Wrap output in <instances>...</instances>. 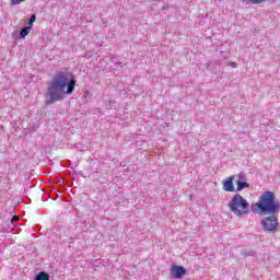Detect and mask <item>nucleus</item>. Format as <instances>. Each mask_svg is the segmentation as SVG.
I'll return each mask as SVG.
<instances>
[{
	"label": "nucleus",
	"mask_w": 280,
	"mask_h": 280,
	"mask_svg": "<svg viewBox=\"0 0 280 280\" xmlns=\"http://www.w3.org/2000/svg\"><path fill=\"white\" fill-rule=\"evenodd\" d=\"M75 91V78L71 72H57L48 86V100L46 106H51L54 102H62L65 95H71Z\"/></svg>",
	"instance_id": "f257e3e1"
},
{
	"label": "nucleus",
	"mask_w": 280,
	"mask_h": 280,
	"mask_svg": "<svg viewBox=\"0 0 280 280\" xmlns=\"http://www.w3.org/2000/svg\"><path fill=\"white\" fill-rule=\"evenodd\" d=\"M258 213H266V215H275L280 211V202L277 200V195L273 191L267 190L262 192L255 205Z\"/></svg>",
	"instance_id": "f03ea898"
},
{
	"label": "nucleus",
	"mask_w": 280,
	"mask_h": 280,
	"mask_svg": "<svg viewBox=\"0 0 280 280\" xmlns=\"http://www.w3.org/2000/svg\"><path fill=\"white\" fill-rule=\"evenodd\" d=\"M228 207L231 213L237 215L238 218H242V215L248 214L250 203L248 202V200L243 198L242 195L236 194L232 197Z\"/></svg>",
	"instance_id": "7ed1b4c3"
},
{
	"label": "nucleus",
	"mask_w": 280,
	"mask_h": 280,
	"mask_svg": "<svg viewBox=\"0 0 280 280\" xmlns=\"http://www.w3.org/2000/svg\"><path fill=\"white\" fill-rule=\"evenodd\" d=\"M261 226L267 233H277V229H279V219L275 215L265 217L261 220Z\"/></svg>",
	"instance_id": "20e7f679"
},
{
	"label": "nucleus",
	"mask_w": 280,
	"mask_h": 280,
	"mask_svg": "<svg viewBox=\"0 0 280 280\" xmlns=\"http://www.w3.org/2000/svg\"><path fill=\"white\" fill-rule=\"evenodd\" d=\"M171 275H173L175 279H183V277L187 275V270L184 269L183 266H173L171 268Z\"/></svg>",
	"instance_id": "39448f33"
},
{
	"label": "nucleus",
	"mask_w": 280,
	"mask_h": 280,
	"mask_svg": "<svg viewBox=\"0 0 280 280\" xmlns=\"http://www.w3.org/2000/svg\"><path fill=\"white\" fill-rule=\"evenodd\" d=\"M234 179H235V176H230L223 182L224 191H230V192L235 191V186L233 185Z\"/></svg>",
	"instance_id": "423d86ee"
},
{
	"label": "nucleus",
	"mask_w": 280,
	"mask_h": 280,
	"mask_svg": "<svg viewBox=\"0 0 280 280\" xmlns=\"http://www.w3.org/2000/svg\"><path fill=\"white\" fill-rule=\"evenodd\" d=\"M250 187V184L242 180L236 182V191H242L243 189H248Z\"/></svg>",
	"instance_id": "0eeeda50"
},
{
	"label": "nucleus",
	"mask_w": 280,
	"mask_h": 280,
	"mask_svg": "<svg viewBox=\"0 0 280 280\" xmlns=\"http://www.w3.org/2000/svg\"><path fill=\"white\" fill-rule=\"evenodd\" d=\"M30 32H32V26H26L22 28V31L20 32L21 38H25V36L30 34Z\"/></svg>",
	"instance_id": "6e6552de"
},
{
	"label": "nucleus",
	"mask_w": 280,
	"mask_h": 280,
	"mask_svg": "<svg viewBox=\"0 0 280 280\" xmlns=\"http://www.w3.org/2000/svg\"><path fill=\"white\" fill-rule=\"evenodd\" d=\"M35 280H49V273L39 272L36 275Z\"/></svg>",
	"instance_id": "1a4fd4ad"
},
{
	"label": "nucleus",
	"mask_w": 280,
	"mask_h": 280,
	"mask_svg": "<svg viewBox=\"0 0 280 280\" xmlns=\"http://www.w3.org/2000/svg\"><path fill=\"white\" fill-rule=\"evenodd\" d=\"M25 0H10L11 5H21Z\"/></svg>",
	"instance_id": "9d476101"
},
{
	"label": "nucleus",
	"mask_w": 280,
	"mask_h": 280,
	"mask_svg": "<svg viewBox=\"0 0 280 280\" xmlns=\"http://www.w3.org/2000/svg\"><path fill=\"white\" fill-rule=\"evenodd\" d=\"M33 23H36V15L31 16L28 25H32Z\"/></svg>",
	"instance_id": "9b49d317"
},
{
	"label": "nucleus",
	"mask_w": 280,
	"mask_h": 280,
	"mask_svg": "<svg viewBox=\"0 0 280 280\" xmlns=\"http://www.w3.org/2000/svg\"><path fill=\"white\" fill-rule=\"evenodd\" d=\"M252 3H264L266 0H249Z\"/></svg>",
	"instance_id": "f8f14e48"
},
{
	"label": "nucleus",
	"mask_w": 280,
	"mask_h": 280,
	"mask_svg": "<svg viewBox=\"0 0 280 280\" xmlns=\"http://www.w3.org/2000/svg\"><path fill=\"white\" fill-rule=\"evenodd\" d=\"M16 220H20L19 215H13V218L11 219V222H16Z\"/></svg>",
	"instance_id": "ddd939ff"
}]
</instances>
